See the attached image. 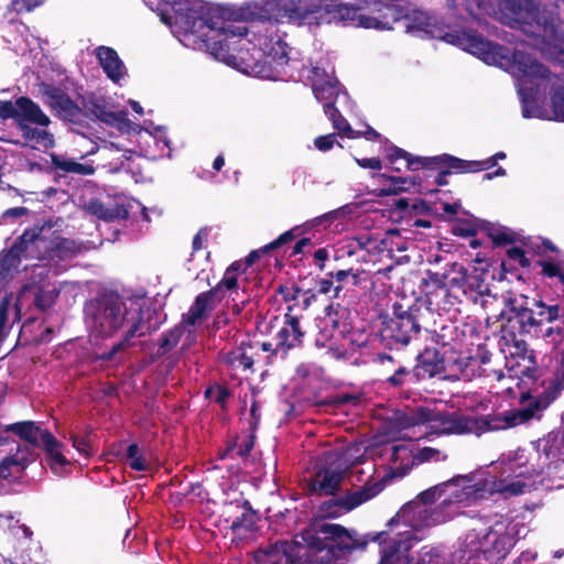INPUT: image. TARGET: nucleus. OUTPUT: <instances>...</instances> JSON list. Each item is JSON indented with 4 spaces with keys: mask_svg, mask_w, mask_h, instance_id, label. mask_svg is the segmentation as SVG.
Listing matches in <instances>:
<instances>
[{
    "mask_svg": "<svg viewBox=\"0 0 564 564\" xmlns=\"http://www.w3.org/2000/svg\"><path fill=\"white\" fill-rule=\"evenodd\" d=\"M446 36L456 37L458 45L477 55L487 64L499 67L514 66L523 76L530 78L531 85L534 84L533 79L549 80L551 83L550 101L553 118L564 122V82L558 76L552 75L546 66L530 54L488 41L474 31H462L456 35L448 33Z\"/></svg>",
    "mask_w": 564,
    "mask_h": 564,
    "instance_id": "1",
    "label": "nucleus"
},
{
    "mask_svg": "<svg viewBox=\"0 0 564 564\" xmlns=\"http://www.w3.org/2000/svg\"><path fill=\"white\" fill-rule=\"evenodd\" d=\"M343 539L351 540L349 531L337 523H322L303 529L291 541H276L271 554L281 555L270 564H330L338 551L350 550Z\"/></svg>",
    "mask_w": 564,
    "mask_h": 564,
    "instance_id": "2",
    "label": "nucleus"
},
{
    "mask_svg": "<svg viewBox=\"0 0 564 564\" xmlns=\"http://www.w3.org/2000/svg\"><path fill=\"white\" fill-rule=\"evenodd\" d=\"M429 263L438 265L440 270L427 269L420 283L427 306L434 312L442 311L455 318L460 313L459 305L463 302L466 283H468V270L466 267L447 258V256L431 254Z\"/></svg>",
    "mask_w": 564,
    "mask_h": 564,
    "instance_id": "3",
    "label": "nucleus"
},
{
    "mask_svg": "<svg viewBox=\"0 0 564 564\" xmlns=\"http://www.w3.org/2000/svg\"><path fill=\"white\" fill-rule=\"evenodd\" d=\"M560 383H554L551 379H543L541 387L543 390L535 397L530 392L522 393L520 398V409H511L502 413H494L481 416H469L468 433L480 436L488 432H496L514 427L531 420H541L544 411L560 398L562 392Z\"/></svg>",
    "mask_w": 564,
    "mask_h": 564,
    "instance_id": "4",
    "label": "nucleus"
},
{
    "mask_svg": "<svg viewBox=\"0 0 564 564\" xmlns=\"http://www.w3.org/2000/svg\"><path fill=\"white\" fill-rule=\"evenodd\" d=\"M433 315L434 312L429 306L419 303L408 305L394 302L391 315L382 318L379 333L380 344L390 351H402L422 328H427L425 317Z\"/></svg>",
    "mask_w": 564,
    "mask_h": 564,
    "instance_id": "5",
    "label": "nucleus"
},
{
    "mask_svg": "<svg viewBox=\"0 0 564 564\" xmlns=\"http://www.w3.org/2000/svg\"><path fill=\"white\" fill-rule=\"evenodd\" d=\"M85 321L91 332L101 338H109L124 326H131L133 321L141 317V308L129 312L124 300L117 292L99 293L84 305Z\"/></svg>",
    "mask_w": 564,
    "mask_h": 564,
    "instance_id": "6",
    "label": "nucleus"
},
{
    "mask_svg": "<svg viewBox=\"0 0 564 564\" xmlns=\"http://www.w3.org/2000/svg\"><path fill=\"white\" fill-rule=\"evenodd\" d=\"M0 118L13 119L25 141L45 149L54 145L53 134L43 129L51 124V119L30 97L21 96L14 104L11 100L0 101Z\"/></svg>",
    "mask_w": 564,
    "mask_h": 564,
    "instance_id": "7",
    "label": "nucleus"
},
{
    "mask_svg": "<svg viewBox=\"0 0 564 564\" xmlns=\"http://www.w3.org/2000/svg\"><path fill=\"white\" fill-rule=\"evenodd\" d=\"M507 321H516L518 333L521 336H539V330L546 324H553L560 317L561 307L558 304H546L541 299H532L525 295L517 297L512 292H508L503 297Z\"/></svg>",
    "mask_w": 564,
    "mask_h": 564,
    "instance_id": "8",
    "label": "nucleus"
},
{
    "mask_svg": "<svg viewBox=\"0 0 564 564\" xmlns=\"http://www.w3.org/2000/svg\"><path fill=\"white\" fill-rule=\"evenodd\" d=\"M248 19H252V14L247 13L243 9L232 11L231 18H221V23L212 24L203 33V42L216 59L227 65L237 64L236 44L248 34V28L240 21Z\"/></svg>",
    "mask_w": 564,
    "mask_h": 564,
    "instance_id": "9",
    "label": "nucleus"
},
{
    "mask_svg": "<svg viewBox=\"0 0 564 564\" xmlns=\"http://www.w3.org/2000/svg\"><path fill=\"white\" fill-rule=\"evenodd\" d=\"M171 4L175 14L176 23L181 24L186 32L193 34L205 33L212 24L221 23V18H231L232 10L200 0H172L163 1Z\"/></svg>",
    "mask_w": 564,
    "mask_h": 564,
    "instance_id": "10",
    "label": "nucleus"
},
{
    "mask_svg": "<svg viewBox=\"0 0 564 564\" xmlns=\"http://www.w3.org/2000/svg\"><path fill=\"white\" fill-rule=\"evenodd\" d=\"M44 232V226L25 229L4 254L3 262L7 268L17 267L22 258L48 261L53 238L45 236Z\"/></svg>",
    "mask_w": 564,
    "mask_h": 564,
    "instance_id": "11",
    "label": "nucleus"
},
{
    "mask_svg": "<svg viewBox=\"0 0 564 564\" xmlns=\"http://www.w3.org/2000/svg\"><path fill=\"white\" fill-rule=\"evenodd\" d=\"M318 4L319 0H267L259 17L303 25L316 21Z\"/></svg>",
    "mask_w": 564,
    "mask_h": 564,
    "instance_id": "12",
    "label": "nucleus"
},
{
    "mask_svg": "<svg viewBox=\"0 0 564 564\" xmlns=\"http://www.w3.org/2000/svg\"><path fill=\"white\" fill-rule=\"evenodd\" d=\"M261 57L254 63L253 69L262 78L281 79L289 63L288 44L280 37L259 36Z\"/></svg>",
    "mask_w": 564,
    "mask_h": 564,
    "instance_id": "13",
    "label": "nucleus"
},
{
    "mask_svg": "<svg viewBox=\"0 0 564 564\" xmlns=\"http://www.w3.org/2000/svg\"><path fill=\"white\" fill-rule=\"evenodd\" d=\"M39 91L44 105L56 117L73 124H83L80 106L65 90L53 84L41 83Z\"/></svg>",
    "mask_w": 564,
    "mask_h": 564,
    "instance_id": "14",
    "label": "nucleus"
},
{
    "mask_svg": "<svg viewBox=\"0 0 564 564\" xmlns=\"http://www.w3.org/2000/svg\"><path fill=\"white\" fill-rule=\"evenodd\" d=\"M448 486L460 487V490H456L454 494V500L456 502H463L467 500L470 496L476 495L479 491L485 490V485L474 484L471 485V478L469 476H455L452 479L444 481L442 484L435 485L429 489L423 490L416 497V502L422 506L430 507L434 503L445 491V488Z\"/></svg>",
    "mask_w": 564,
    "mask_h": 564,
    "instance_id": "15",
    "label": "nucleus"
},
{
    "mask_svg": "<svg viewBox=\"0 0 564 564\" xmlns=\"http://www.w3.org/2000/svg\"><path fill=\"white\" fill-rule=\"evenodd\" d=\"M383 489L381 481L372 484L367 482L358 490L348 492L343 497L324 501L321 506L322 511L329 518H337L341 510L351 511L364 502L376 497Z\"/></svg>",
    "mask_w": 564,
    "mask_h": 564,
    "instance_id": "16",
    "label": "nucleus"
},
{
    "mask_svg": "<svg viewBox=\"0 0 564 564\" xmlns=\"http://www.w3.org/2000/svg\"><path fill=\"white\" fill-rule=\"evenodd\" d=\"M440 451L433 447H422L415 454L403 445L392 447L391 462L394 465V475L405 476L415 465H421L430 460H438Z\"/></svg>",
    "mask_w": 564,
    "mask_h": 564,
    "instance_id": "17",
    "label": "nucleus"
},
{
    "mask_svg": "<svg viewBox=\"0 0 564 564\" xmlns=\"http://www.w3.org/2000/svg\"><path fill=\"white\" fill-rule=\"evenodd\" d=\"M319 12L316 14L317 23L349 22L361 26L360 8L344 3L339 0H319Z\"/></svg>",
    "mask_w": 564,
    "mask_h": 564,
    "instance_id": "18",
    "label": "nucleus"
},
{
    "mask_svg": "<svg viewBox=\"0 0 564 564\" xmlns=\"http://www.w3.org/2000/svg\"><path fill=\"white\" fill-rule=\"evenodd\" d=\"M80 110L83 112V123L89 120H99L110 126H120L128 121L124 111H110L107 109V102L104 97L90 94L82 98Z\"/></svg>",
    "mask_w": 564,
    "mask_h": 564,
    "instance_id": "19",
    "label": "nucleus"
},
{
    "mask_svg": "<svg viewBox=\"0 0 564 564\" xmlns=\"http://www.w3.org/2000/svg\"><path fill=\"white\" fill-rule=\"evenodd\" d=\"M435 514L436 510H432L430 507L422 506L416 501H410L401 508L388 524L392 525L402 520L414 530H421L437 523V519L434 517Z\"/></svg>",
    "mask_w": 564,
    "mask_h": 564,
    "instance_id": "20",
    "label": "nucleus"
},
{
    "mask_svg": "<svg viewBox=\"0 0 564 564\" xmlns=\"http://www.w3.org/2000/svg\"><path fill=\"white\" fill-rule=\"evenodd\" d=\"M291 311L292 306H289L284 315V324L275 335L276 346L273 355H278L279 351L288 354L290 350L303 345L305 332L300 325V318L292 315Z\"/></svg>",
    "mask_w": 564,
    "mask_h": 564,
    "instance_id": "21",
    "label": "nucleus"
},
{
    "mask_svg": "<svg viewBox=\"0 0 564 564\" xmlns=\"http://www.w3.org/2000/svg\"><path fill=\"white\" fill-rule=\"evenodd\" d=\"M414 381H425L446 372L445 359L436 348L426 347L416 356Z\"/></svg>",
    "mask_w": 564,
    "mask_h": 564,
    "instance_id": "22",
    "label": "nucleus"
},
{
    "mask_svg": "<svg viewBox=\"0 0 564 564\" xmlns=\"http://www.w3.org/2000/svg\"><path fill=\"white\" fill-rule=\"evenodd\" d=\"M452 160L460 159L446 153L437 156H425L421 160L422 163L420 167L427 170H440L435 177V183L438 186H444L447 184V176L452 174V172L471 173L467 165H465L463 169L454 167L455 163Z\"/></svg>",
    "mask_w": 564,
    "mask_h": 564,
    "instance_id": "23",
    "label": "nucleus"
},
{
    "mask_svg": "<svg viewBox=\"0 0 564 564\" xmlns=\"http://www.w3.org/2000/svg\"><path fill=\"white\" fill-rule=\"evenodd\" d=\"M3 432L13 433L21 441L28 443L34 448H40L43 442V434L51 432L47 429H42L40 422L35 421H20L8 424L3 427Z\"/></svg>",
    "mask_w": 564,
    "mask_h": 564,
    "instance_id": "24",
    "label": "nucleus"
},
{
    "mask_svg": "<svg viewBox=\"0 0 564 564\" xmlns=\"http://www.w3.org/2000/svg\"><path fill=\"white\" fill-rule=\"evenodd\" d=\"M411 540L410 533L404 539L393 540L383 551L379 564H429L424 558L414 562L413 557L404 553L410 550Z\"/></svg>",
    "mask_w": 564,
    "mask_h": 564,
    "instance_id": "25",
    "label": "nucleus"
},
{
    "mask_svg": "<svg viewBox=\"0 0 564 564\" xmlns=\"http://www.w3.org/2000/svg\"><path fill=\"white\" fill-rule=\"evenodd\" d=\"M86 210L106 223L124 220L129 217V210L123 203L113 202L106 205L98 198L90 199L86 206Z\"/></svg>",
    "mask_w": 564,
    "mask_h": 564,
    "instance_id": "26",
    "label": "nucleus"
},
{
    "mask_svg": "<svg viewBox=\"0 0 564 564\" xmlns=\"http://www.w3.org/2000/svg\"><path fill=\"white\" fill-rule=\"evenodd\" d=\"M469 416L458 412H441L438 411L435 425H432L440 434H467Z\"/></svg>",
    "mask_w": 564,
    "mask_h": 564,
    "instance_id": "27",
    "label": "nucleus"
},
{
    "mask_svg": "<svg viewBox=\"0 0 564 564\" xmlns=\"http://www.w3.org/2000/svg\"><path fill=\"white\" fill-rule=\"evenodd\" d=\"M216 303H220V300L212 290L199 293L184 316V322L187 325L195 326L199 321L207 317V313L215 307Z\"/></svg>",
    "mask_w": 564,
    "mask_h": 564,
    "instance_id": "28",
    "label": "nucleus"
},
{
    "mask_svg": "<svg viewBox=\"0 0 564 564\" xmlns=\"http://www.w3.org/2000/svg\"><path fill=\"white\" fill-rule=\"evenodd\" d=\"M96 57L109 79L118 83L124 74V65L116 50L109 46H98Z\"/></svg>",
    "mask_w": 564,
    "mask_h": 564,
    "instance_id": "29",
    "label": "nucleus"
},
{
    "mask_svg": "<svg viewBox=\"0 0 564 564\" xmlns=\"http://www.w3.org/2000/svg\"><path fill=\"white\" fill-rule=\"evenodd\" d=\"M367 272L362 269H355L352 267L348 269H340L337 271H333V278L335 282V293L333 294V299H339L341 292L346 289L347 285H351L355 288H361L365 282L368 281Z\"/></svg>",
    "mask_w": 564,
    "mask_h": 564,
    "instance_id": "30",
    "label": "nucleus"
},
{
    "mask_svg": "<svg viewBox=\"0 0 564 564\" xmlns=\"http://www.w3.org/2000/svg\"><path fill=\"white\" fill-rule=\"evenodd\" d=\"M316 477L319 478V480H315L310 484V491H318L321 495L325 496L335 495L339 490L344 479L341 471L330 470L328 468L317 471Z\"/></svg>",
    "mask_w": 564,
    "mask_h": 564,
    "instance_id": "31",
    "label": "nucleus"
},
{
    "mask_svg": "<svg viewBox=\"0 0 564 564\" xmlns=\"http://www.w3.org/2000/svg\"><path fill=\"white\" fill-rule=\"evenodd\" d=\"M235 508L238 513L230 516L226 522H230L229 528L232 532L239 530L251 531L258 521V513L254 511L248 500L243 502L237 501Z\"/></svg>",
    "mask_w": 564,
    "mask_h": 564,
    "instance_id": "32",
    "label": "nucleus"
},
{
    "mask_svg": "<svg viewBox=\"0 0 564 564\" xmlns=\"http://www.w3.org/2000/svg\"><path fill=\"white\" fill-rule=\"evenodd\" d=\"M46 455V462L51 469L56 467H63L69 464L68 459L63 454L65 445L58 441L52 432H45L43 434V442L40 446Z\"/></svg>",
    "mask_w": 564,
    "mask_h": 564,
    "instance_id": "33",
    "label": "nucleus"
},
{
    "mask_svg": "<svg viewBox=\"0 0 564 564\" xmlns=\"http://www.w3.org/2000/svg\"><path fill=\"white\" fill-rule=\"evenodd\" d=\"M240 264L232 262L225 271L223 279L210 290L215 292V295L220 302L226 297L227 294H237L240 289V282L238 278L243 274L240 271Z\"/></svg>",
    "mask_w": 564,
    "mask_h": 564,
    "instance_id": "34",
    "label": "nucleus"
},
{
    "mask_svg": "<svg viewBox=\"0 0 564 564\" xmlns=\"http://www.w3.org/2000/svg\"><path fill=\"white\" fill-rule=\"evenodd\" d=\"M295 230L296 229H290L281 234L276 239L263 246L262 248L250 251L249 254L243 260H237L236 262H238L241 265L240 271L246 273L247 270L261 257V254L268 253L269 251L272 250H276L282 246L293 241L296 236Z\"/></svg>",
    "mask_w": 564,
    "mask_h": 564,
    "instance_id": "35",
    "label": "nucleus"
},
{
    "mask_svg": "<svg viewBox=\"0 0 564 564\" xmlns=\"http://www.w3.org/2000/svg\"><path fill=\"white\" fill-rule=\"evenodd\" d=\"M251 348V341H241L235 349L224 354L221 356V361L232 369H251L253 366V357L247 352V350Z\"/></svg>",
    "mask_w": 564,
    "mask_h": 564,
    "instance_id": "36",
    "label": "nucleus"
},
{
    "mask_svg": "<svg viewBox=\"0 0 564 564\" xmlns=\"http://www.w3.org/2000/svg\"><path fill=\"white\" fill-rule=\"evenodd\" d=\"M34 459L31 454H23L20 449L14 455L6 456L0 462V479H9L14 474L22 473Z\"/></svg>",
    "mask_w": 564,
    "mask_h": 564,
    "instance_id": "37",
    "label": "nucleus"
},
{
    "mask_svg": "<svg viewBox=\"0 0 564 564\" xmlns=\"http://www.w3.org/2000/svg\"><path fill=\"white\" fill-rule=\"evenodd\" d=\"M82 252V247L75 240L56 236L53 238L48 261L67 260Z\"/></svg>",
    "mask_w": 564,
    "mask_h": 564,
    "instance_id": "38",
    "label": "nucleus"
},
{
    "mask_svg": "<svg viewBox=\"0 0 564 564\" xmlns=\"http://www.w3.org/2000/svg\"><path fill=\"white\" fill-rule=\"evenodd\" d=\"M446 371L458 379L471 380L475 377H481V372H476L469 356L458 355L455 358L445 359Z\"/></svg>",
    "mask_w": 564,
    "mask_h": 564,
    "instance_id": "39",
    "label": "nucleus"
},
{
    "mask_svg": "<svg viewBox=\"0 0 564 564\" xmlns=\"http://www.w3.org/2000/svg\"><path fill=\"white\" fill-rule=\"evenodd\" d=\"M487 274L488 270L486 269H475L471 274L468 273V283H466L464 296H468L476 303L480 296L489 295L490 289L485 281Z\"/></svg>",
    "mask_w": 564,
    "mask_h": 564,
    "instance_id": "40",
    "label": "nucleus"
},
{
    "mask_svg": "<svg viewBox=\"0 0 564 564\" xmlns=\"http://www.w3.org/2000/svg\"><path fill=\"white\" fill-rule=\"evenodd\" d=\"M51 164L55 171L72 173L83 176L93 175L96 172L91 163H79L72 159H65L57 154H52Z\"/></svg>",
    "mask_w": 564,
    "mask_h": 564,
    "instance_id": "41",
    "label": "nucleus"
},
{
    "mask_svg": "<svg viewBox=\"0 0 564 564\" xmlns=\"http://www.w3.org/2000/svg\"><path fill=\"white\" fill-rule=\"evenodd\" d=\"M386 156H387V160H388L391 169L394 172L401 171V169L395 165L397 162L401 159L405 161V163H406L405 166L408 170L416 171L420 169V165L422 163V161H420V160H422L424 158V156H413L408 151H405L394 144H391L386 148Z\"/></svg>",
    "mask_w": 564,
    "mask_h": 564,
    "instance_id": "42",
    "label": "nucleus"
},
{
    "mask_svg": "<svg viewBox=\"0 0 564 564\" xmlns=\"http://www.w3.org/2000/svg\"><path fill=\"white\" fill-rule=\"evenodd\" d=\"M33 294V306L41 313L47 312L52 308L59 296L61 290L56 286L47 288L44 285L32 286Z\"/></svg>",
    "mask_w": 564,
    "mask_h": 564,
    "instance_id": "43",
    "label": "nucleus"
},
{
    "mask_svg": "<svg viewBox=\"0 0 564 564\" xmlns=\"http://www.w3.org/2000/svg\"><path fill=\"white\" fill-rule=\"evenodd\" d=\"M513 350L511 351V355L519 356L521 358H528L530 366H527L522 370V376L532 379L534 382L539 379V369L535 367L536 364V357L534 355L533 350H529L528 343L524 339H513L512 343Z\"/></svg>",
    "mask_w": 564,
    "mask_h": 564,
    "instance_id": "44",
    "label": "nucleus"
},
{
    "mask_svg": "<svg viewBox=\"0 0 564 564\" xmlns=\"http://www.w3.org/2000/svg\"><path fill=\"white\" fill-rule=\"evenodd\" d=\"M538 452L544 455L546 459L555 460L564 452V445L560 440V433L555 430L549 432L544 437L538 441Z\"/></svg>",
    "mask_w": 564,
    "mask_h": 564,
    "instance_id": "45",
    "label": "nucleus"
},
{
    "mask_svg": "<svg viewBox=\"0 0 564 564\" xmlns=\"http://www.w3.org/2000/svg\"><path fill=\"white\" fill-rule=\"evenodd\" d=\"M377 177L381 182L384 181L390 183L387 187L379 189L378 196L381 197L398 195L415 185V182L409 177L391 176L386 173H379L377 174Z\"/></svg>",
    "mask_w": 564,
    "mask_h": 564,
    "instance_id": "46",
    "label": "nucleus"
},
{
    "mask_svg": "<svg viewBox=\"0 0 564 564\" xmlns=\"http://www.w3.org/2000/svg\"><path fill=\"white\" fill-rule=\"evenodd\" d=\"M431 316L425 317V324L427 328H422L426 333L432 335V339L441 346L448 345L454 339V333L456 330V326L453 323L451 324H441L438 325L436 321L431 322Z\"/></svg>",
    "mask_w": 564,
    "mask_h": 564,
    "instance_id": "47",
    "label": "nucleus"
},
{
    "mask_svg": "<svg viewBox=\"0 0 564 564\" xmlns=\"http://www.w3.org/2000/svg\"><path fill=\"white\" fill-rule=\"evenodd\" d=\"M324 112L332 120L334 128L338 130L339 133L349 139L360 138V133L350 127L334 102L324 104Z\"/></svg>",
    "mask_w": 564,
    "mask_h": 564,
    "instance_id": "48",
    "label": "nucleus"
},
{
    "mask_svg": "<svg viewBox=\"0 0 564 564\" xmlns=\"http://www.w3.org/2000/svg\"><path fill=\"white\" fill-rule=\"evenodd\" d=\"M143 336L144 333L141 332V317L139 316L135 318L129 328L124 332L122 338L120 341L115 344L111 349L107 352H104L99 356L100 360L109 361L111 360L116 354H118L120 350L127 348L129 346L130 340L135 336Z\"/></svg>",
    "mask_w": 564,
    "mask_h": 564,
    "instance_id": "49",
    "label": "nucleus"
},
{
    "mask_svg": "<svg viewBox=\"0 0 564 564\" xmlns=\"http://www.w3.org/2000/svg\"><path fill=\"white\" fill-rule=\"evenodd\" d=\"M525 487H528L527 484L519 479H495L489 491L491 494H501L505 498H510L522 495Z\"/></svg>",
    "mask_w": 564,
    "mask_h": 564,
    "instance_id": "50",
    "label": "nucleus"
},
{
    "mask_svg": "<svg viewBox=\"0 0 564 564\" xmlns=\"http://www.w3.org/2000/svg\"><path fill=\"white\" fill-rule=\"evenodd\" d=\"M182 335L183 329L181 327H174L167 332L162 333L158 340L159 348L153 355V358L160 359L171 352L180 343Z\"/></svg>",
    "mask_w": 564,
    "mask_h": 564,
    "instance_id": "51",
    "label": "nucleus"
},
{
    "mask_svg": "<svg viewBox=\"0 0 564 564\" xmlns=\"http://www.w3.org/2000/svg\"><path fill=\"white\" fill-rule=\"evenodd\" d=\"M503 159H506V153L500 151L486 160H480V161L452 160V161L455 163L454 167L463 169L465 165H467L469 171H471V173H476V172L486 171V170H489V169L496 166L498 163V160H503Z\"/></svg>",
    "mask_w": 564,
    "mask_h": 564,
    "instance_id": "52",
    "label": "nucleus"
},
{
    "mask_svg": "<svg viewBox=\"0 0 564 564\" xmlns=\"http://www.w3.org/2000/svg\"><path fill=\"white\" fill-rule=\"evenodd\" d=\"M126 464L133 470L147 471L150 467L145 456L141 452L140 447L135 443H131L127 447L126 452Z\"/></svg>",
    "mask_w": 564,
    "mask_h": 564,
    "instance_id": "53",
    "label": "nucleus"
},
{
    "mask_svg": "<svg viewBox=\"0 0 564 564\" xmlns=\"http://www.w3.org/2000/svg\"><path fill=\"white\" fill-rule=\"evenodd\" d=\"M522 101V115L524 118H532L542 116L539 108L534 106L538 89L534 87H522L519 90Z\"/></svg>",
    "mask_w": 564,
    "mask_h": 564,
    "instance_id": "54",
    "label": "nucleus"
},
{
    "mask_svg": "<svg viewBox=\"0 0 564 564\" xmlns=\"http://www.w3.org/2000/svg\"><path fill=\"white\" fill-rule=\"evenodd\" d=\"M547 325L546 327L542 326L541 330H539V336L535 337L543 339L552 348H557L564 339V327L552 324Z\"/></svg>",
    "mask_w": 564,
    "mask_h": 564,
    "instance_id": "55",
    "label": "nucleus"
},
{
    "mask_svg": "<svg viewBox=\"0 0 564 564\" xmlns=\"http://www.w3.org/2000/svg\"><path fill=\"white\" fill-rule=\"evenodd\" d=\"M414 382L413 368L409 369L404 366H399L394 372L386 379V383L392 388H402L406 383Z\"/></svg>",
    "mask_w": 564,
    "mask_h": 564,
    "instance_id": "56",
    "label": "nucleus"
},
{
    "mask_svg": "<svg viewBox=\"0 0 564 564\" xmlns=\"http://www.w3.org/2000/svg\"><path fill=\"white\" fill-rule=\"evenodd\" d=\"M536 264L541 267L542 275L546 278H556L564 284V263L561 261L554 262L550 260H539Z\"/></svg>",
    "mask_w": 564,
    "mask_h": 564,
    "instance_id": "57",
    "label": "nucleus"
},
{
    "mask_svg": "<svg viewBox=\"0 0 564 564\" xmlns=\"http://www.w3.org/2000/svg\"><path fill=\"white\" fill-rule=\"evenodd\" d=\"M314 94L318 101H324V104H335L338 88L335 84L325 82L319 85H314Z\"/></svg>",
    "mask_w": 564,
    "mask_h": 564,
    "instance_id": "58",
    "label": "nucleus"
},
{
    "mask_svg": "<svg viewBox=\"0 0 564 564\" xmlns=\"http://www.w3.org/2000/svg\"><path fill=\"white\" fill-rule=\"evenodd\" d=\"M474 369L476 372H481V376L486 375V369H482L481 366L487 365L491 360V352L486 348V346L479 345L475 355L469 356Z\"/></svg>",
    "mask_w": 564,
    "mask_h": 564,
    "instance_id": "59",
    "label": "nucleus"
},
{
    "mask_svg": "<svg viewBox=\"0 0 564 564\" xmlns=\"http://www.w3.org/2000/svg\"><path fill=\"white\" fill-rule=\"evenodd\" d=\"M452 234L457 237H474L477 234V226L474 221L459 219L452 227Z\"/></svg>",
    "mask_w": 564,
    "mask_h": 564,
    "instance_id": "60",
    "label": "nucleus"
},
{
    "mask_svg": "<svg viewBox=\"0 0 564 564\" xmlns=\"http://www.w3.org/2000/svg\"><path fill=\"white\" fill-rule=\"evenodd\" d=\"M215 393V402L225 408L228 399L231 397V391L226 386H217L216 388L209 387L205 391L206 398H212Z\"/></svg>",
    "mask_w": 564,
    "mask_h": 564,
    "instance_id": "61",
    "label": "nucleus"
},
{
    "mask_svg": "<svg viewBox=\"0 0 564 564\" xmlns=\"http://www.w3.org/2000/svg\"><path fill=\"white\" fill-rule=\"evenodd\" d=\"M508 259L517 262L521 268H529L531 262L525 254V251L520 247H511L507 250Z\"/></svg>",
    "mask_w": 564,
    "mask_h": 564,
    "instance_id": "62",
    "label": "nucleus"
},
{
    "mask_svg": "<svg viewBox=\"0 0 564 564\" xmlns=\"http://www.w3.org/2000/svg\"><path fill=\"white\" fill-rule=\"evenodd\" d=\"M257 432H252L249 430L247 437L239 444L238 449L236 452L237 456L245 458L249 456L250 452L253 449L256 444Z\"/></svg>",
    "mask_w": 564,
    "mask_h": 564,
    "instance_id": "63",
    "label": "nucleus"
},
{
    "mask_svg": "<svg viewBox=\"0 0 564 564\" xmlns=\"http://www.w3.org/2000/svg\"><path fill=\"white\" fill-rule=\"evenodd\" d=\"M332 275H333V271L326 273L325 278L316 281L317 294L326 295V294H329L330 292H333V294L335 293V282H334V278Z\"/></svg>",
    "mask_w": 564,
    "mask_h": 564,
    "instance_id": "64",
    "label": "nucleus"
}]
</instances>
